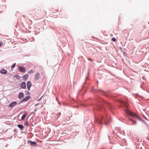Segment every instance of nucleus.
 Wrapping results in <instances>:
<instances>
[{"label": "nucleus", "instance_id": "20e7f679", "mask_svg": "<svg viewBox=\"0 0 149 149\" xmlns=\"http://www.w3.org/2000/svg\"><path fill=\"white\" fill-rule=\"evenodd\" d=\"M24 94L23 93L20 92V93L18 96V97L19 99H22L23 97H24Z\"/></svg>", "mask_w": 149, "mask_h": 149}, {"label": "nucleus", "instance_id": "a878e982", "mask_svg": "<svg viewBox=\"0 0 149 149\" xmlns=\"http://www.w3.org/2000/svg\"><path fill=\"white\" fill-rule=\"evenodd\" d=\"M111 35V36H113V35Z\"/></svg>", "mask_w": 149, "mask_h": 149}, {"label": "nucleus", "instance_id": "4be33fe9", "mask_svg": "<svg viewBox=\"0 0 149 149\" xmlns=\"http://www.w3.org/2000/svg\"><path fill=\"white\" fill-rule=\"evenodd\" d=\"M88 59L89 60V61H93V60L91 59V58H88Z\"/></svg>", "mask_w": 149, "mask_h": 149}, {"label": "nucleus", "instance_id": "39448f33", "mask_svg": "<svg viewBox=\"0 0 149 149\" xmlns=\"http://www.w3.org/2000/svg\"><path fill=\"white\" fill-rule=\"evenodd\" d=\"M40 77V73L38 72H37L35 75V80H37Z\"/></svg>", "mask_w": 149, "mask_h": 149}, {"label": "nucleus", "instance_id": "0eeeda50", "mask_svg": "<svg viewBox=\"0 0 149 149\" xmlns=\"http://www.w3.org/2000/svg\"><path fill=\"white\" fill-rule=\"evenodd\" d=\"M32 84L29 81H28L27 83V86L28 89L30 90V88Z\"/></svg>", "mask_w": 149, "mask_h": 149}, {"label": "nucleus", "instance_id": "4468645a", "mask_svg": "<svg viewBox=\"0 0 149 149\" xmlns=\"http://www.w3.org/2000/svg\"><path fill=\"white\" fill-rule=\"evenodd\" d=\"M26 116V114H24L22 116L21 118V120H23L25 118Z\"/></svg>", "mask_w": 149, "mask_h": 149}, {"label": "nucleus", "instance_id": "7ed1b4c3", "mask_svg": "<svg viewBox=\"0 0 149 149\" xmlns=\"http://www.w3.org/2000/svg\"><path fill=\"white\" fill-rule=\"evenodd\" d=\"M18 70L21 72H24L26 71L25 69L22 66H19L18 68Z\"/></svg>", "mask_w": 149, "mask_h": 149}, {"label": "nucleus", "instance_id": "5701e85b", "mask_svg": "<svg viewBox=\"0 0 149 149\" xmlns=\"http://www.w3.org/2000/svg\"><path fill=\"white\" fill-rule=\"evenodd\" d=\"M34 111H37V109H34Z\"/></svg>", "mask_w": 149, "mask_h": 149}, {"label": "nucleus", "instance_id": "aec40b11", "mask_svg": "<svg viewBox=\"0 0 149 149\" xmlns=\"http://www.w3.org/2000/svg\"><path fill=\"white\" fill-rule=\"evenodd\" d=\"M15 65L16 64L15 63L13 65H12V68H14L15 66Z\"/></svg>", "mask_w": 149, "mask_h": 149}, {"label": "nucleus", "instance_id": "f257e3e1", "mask_svg": "<svg viewBox=\"0 0 149 149\" xmlns=\"http://www.w3.org/2000/svg\"><path fill=\"white\" fill-rule=\"evenodd\" d=\"M125 111L127 114L129 115H130L131 116L134 117H136V118H139L138 116L136 115L134 113L130 110H127Z\"/></svg>", "mask_w": 149, "mask_h": 149}, {"label": "nucleus", "instance_id": "9d476101", "mask_svg": "<svg viewBox=\"0 0 149 149\" xmlns=\"http://www.w3.org/2000/svg\"><path fill=\"white\" fill-rule=\"evenodd\" d=\"M122 104H124L126 107H128L129 104L127 101H122Z\"/></svg>", "mask_w": 149, "mask_h": 149}, {"label": "nucleus", "instance_id": "f8f14e48", "mask_svg": "<svg viewBox=\"0 0 149 149\" xmlns=\"http://www.w3.org/2000/svg\"><path fill=\"white\" fill-rule=\"evenodd\" d=\"M29 141V142L30 143L31 145H36V143L34 141Z\"/></svg>", "mask_w": 149, "mask_h": 149}, {"label": "nucleus", "instance_id": "6ab92c4d", "mask_svg": "<svg viewBox=\"0 0 149 149\" xmlns=\"http://www.w3.org/2000/svg\"><path fill=\"white\" fill-rule=\"evenodd\" d=\"M3 44V43L2 42L0 41V47Z\"/></svg>", "mask_w": 149, "mask_h": 149}, {"label": "nucleus", "instance_id": "1a4fd4ad", "mask_svg": "<svg viewBox=\"0 0 149 149\" xmlns=\"http://www.w3.org/2000/svg\"><path fill=\"white\" fill-rule=\"evenodd\" d=\"M21 87L22 88H26V84L25 82H23L21 85Z\"/></svg>", "mask_w": 149, "mask_h": 149}, {"label": "nucleus", "instance_id": "f03ea898", "mask_svg": "<svg viewBox=\"0 0 149 149\" xmlns=\"http://www.w3.org/2000/svg\"><path fill=\"white\" fill-rule=\"evenodd\" d=\"M30 98V97L29 96L26 97L25 98L22 99L21 101V102H25L29 100Z\"/></svg>", "mask_w": 149, "mask_h": 149}, {"label": "nucleus", "instance_id": "393cba45", "mask_svg": "<svg viewBox=\"0 0 149 149\" xmlns=\"http://www.w3.org/2000/svg\"><path fill=\"white\" fill-rule=\"evenodd\" d=\"M102 119H103V117L102 116Z\"/></svg>", "mask_w": 149, "mask_h": 149}, {"label": "nucleus", "instance_id": "f3484780", "mask_svg": "<svg viewBox=\"0 0 149 149\" xmlns=\"http://www.w3.org/2000/svg\"><path fill=\"white\" fill-rule=\"evenodd\" d=\"M34 71H33V70H30L29 72V74H31V73H33L34 72Z\"/></svg>", "mask_w": 149, "mask_h": 149}, {"label": "nucleus", "instance_id": "a211bd4d", "mask_svg": "<svg viewBox=\"0 0 149 149\" xmlns=\"http://www.w3.org/2000/svg\"><path fill=\"white\" fill-rule=\"evenodd\" d=\"M24 124L28 126L29 125L28 122L27 121H26V122Z\"/></svg>", "mask_w": 149, "mask_h": 149}, {"label": "nucleus", "instance_id": "ddd939ff", "mask_svg": "<svg viewBox=\"0 0 149 149\" xmlns=\"http://www.w3.org/2000/svg\"><path fill=\"white\" fill-rule=\"evenodd\" d=\"M28 76L26 74H25L23 76V80H26L28 78Z\"/></svg>", "mask_w": 149, "mask_h": 149}, {"label": "nucleus", "instance_id": "dca6fc26", "mask_svg": "<svg viewBox=\"0 0 149 149\" xmlns=\"http://www.w3.org/2000/svg\"><path fill=\"white\" fill-rule=\"evenodd\" d=\"M129 120H132V121L133 123V124H135V123H136V121H135L134 120H132V119H129Z\"/></svg>", "mask_w": 149, "mask_h": 149}, {"label": "nucleus", "instance_id": "423d86ee", "mask_svg": "<svg viewBox=\"0 0 149 149\" xmlns=\"http://www.w3.org/2000/svg\"><path fill=\"white\" fill-rule=\"evenodd\" d=\"M17 104V102H13L9 104V107H13L14 106L16 105Z\"/></svg>", "mask_w": 149, "mask_h": 149}, {"label": "nucleus", "instance_id": "412c9836", "mask_svg": "<svg viewBox=\"0 0 149 149\" xmlns=\"http://www.w3.org/2000/svg\"><path fill=\"white\" fill-rule=\"evenodd\" d=\"M107 104V106H111L110 104L109 103H108Z\"/></svg>", "mask_w": 149, "mask_h": 149}, {"label": "nucleus", "instance_id": "9b49d317", "mask_svg": "<svg viewBox=\"0 0 149 149\" xmlns=\"http://www.w3.org/2000/svg\"><path fill=\"white\" fill-rule=\"evenodd\" d=\"M17 127L20 129L21 130H23L24 128V126L22 125H17Z\"/></svg>", "mask_w": 149, "mask_h": 149}, {"label": "nucleus", "instance_id": "6e6552de", "mask_svg": "<svg viewBox=\"0 0 149 149\" xmlns=\"http://www.w3.org/2000/svg\"><path fill=\"white\" fill-rule=\"evenodd\" d=\"M0 73L2 74H6L7 73V71L4 69H2L1 70Z\"/></svg>", "mask_w": 149, "mask_h": 149}, {"label": "nucleus", "instance_id": "2eb2a0df", "mask_svg": "<svg viewBox=\"0 0 149 149\" xmlns=\"http://www.w3.org/2000/svg\"><path fill=\"white\" fill-rule=\"evenodd\" d=\"M116 40V39L114 38H111V40L113 42H115Z\"/></svg>", "mask_w": 149, "mask_h": 149}, {"label": "nucleus", "instance_id": "b1692460", "mask_svg": "<svg viewBox=\"0 0 149 149\" xmlns=\"http://www.w3.org/2000/svg\"><path fill=\"white\" fill-rule=\"evenodd\" d=\"M38 105V104H36L35 105V106H36L37 105Z\"/></svg>", "mask_w": 149, "mask_h": 149}]
</instances>
